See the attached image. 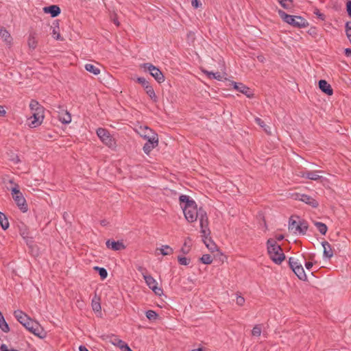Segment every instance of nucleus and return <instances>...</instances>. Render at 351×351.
I'll return each mask as SVG.
<instances>
[{"instance_id": "nucleus-1", "label": "nucleus", "mask_w": 351, "mask_h": 351, "mask_svg": "<svg viewBox=\"0 0 351 351\" xmlns=\"http://www.w3.org/2000/svg\"><path fill=\"white\" fill-rule=\"evenodd\" d=\"M179 199L186 221L189 223L195 221L199 216V208L197 209L195 202L185 195H180Z\"/></svg>"}, {"instance_id": "nucleus-2", "label": "nucleus", "mask_w": 351, "mask_h": 351, "mask_svg": "<svg viewBox=\"0 0 351 351\" xmlns=\"http://www.w3.org/2000/svg\"><path fill=\"white\" fill-rule=\"evenodd\" d=\"M32 115L28 119L29 126L34 128L40 125L45 118L44 108L36 100L32 99L29 104Z\"/></svg>"}, {"instance_id": "nucleus-3", "label": "nucleus", "mask_w": 351, "mask_h": 351, "mask_svg": "<svg viewBox=\"0 0 351 351\" xmlns=\"http://www.w3.org/2000/svg\"><path fill=\"white\" fill-rule=\"evenodd\" d=\"M267 253L269 258L276 263L280 264L285 258V256L280 245L274 239H269L267 241Z\"/></svg>"}, {"instance_id": "nucleus-4", "label": "nucleus", "mask_w": 351, "mask_h": 351, "mask_svg": "<svg viewBox=\"0 0 351 351\" xmlns=\"http://www.w3.org/2000/svg\"><path fill=\"white\" fill-rule=\"evenodd\" d=\"M278 13L285 22L293 27H305L308 24L306 21L302 16L289 15L281 10H279Z\"/></svg>"}, {"instance_id": "nucleus-5", "label": "nucleus", "mask_w": 351, "mask_h": 351, "mask_svg": "<svg viewBox=\"0 0 351 351\" xmlns=\"http://www.w3.org/2000/svg\"><path fill=\"white\" fill-rule=\"evenodd\" d=\"M10 182L14 184V186L11 188V194L12 198L22 212H27L28 210L27 204H26L25 197L19 190V185L17 184H14L12 180H10Z\"/></svg>"}, {"instance_id": "nucleus-6", "label": "nucleus", "mask_w": 351, "mask_h": 351, "mask_svg": "<svg viewBox=\"0 0 351 351\" xmlns=\"http://www.w3.org/2000/svg\"><path fill=\"white\" fill-rule=\"evenodd\" d=\"M308 226L306 221L291 217L289 221V230L295 234H305Z\"/></svg>"}, {"instance_id": "nucleus-7", "label": "nucleus", "mask_w": 351, "mask_h": 351, "mask_svg": "<svg viewBox=\"0 0 351 351\" xmlns=\"http://www.w3.org/2000/svg\"><path fill=\"white\" fill-rule=\"evenodd\" d=\"M199 216L197 219L199 221V226H200V233L202 234V238L208 239V237L210 235V230L209 228V221L208 217L206 212L202 209L199 208Z\"/></svg>"}, {"instance_id": "nucleus-8", "label": "nucleus", "mask_w": 351, "mask_h": 351, "mask_svg": "<svg viewBox=\"0 0 351 351\" xmlns=\"http://www.w3.org/2000/svg\"><path fill=\"white\" fill-rule=\"evenodd\" d=\"M23 326H24L29 332L36 336H38L40 338H43L45 336V332L39 324L32 320L31 318Z\"/></svg>"}, {"instance_id": "nucleus-9", "label": "nucleus", "mask_w": 351, "mask_h": 351, "mask_svg": "<svg viewBox=\"0 0 351 351\" xmlns=\"http://www.w3.org/2000/svg\"><path fill=\"white\" fill-rule=\"evenodd\" d=\"M97 135L106 146L110 148L115 146V141L107 130L98 128L97 130Z\"/></svg>"}, {"instance_id": "nucleus-10", "label": "nucleus", "mask_w": 351, "mask_h": 351, "mask_svg": "<svg viewBox=\"0 0 351 351\" xmlns=\"http://www.w3.org/2000/svg\"><path fill=\"white\" fill-rule=\"evenodd\" d=\"M141 67L149 71L151 75L158 82L162 83L165 81V77L160 70L150 63H144Z\"/></svg>"}, {"instance_id": "nucleus-11", "label": "nucleus", "mask_w": 351, "mask_h": 351, "mask_svg": "<svg viewBox=\"0 0 351 351\" xmlns=\"http://www.w3.org/2000/svg\"><path fill=\"white\" fill-rule=\"evenodd\" d=\"M289 265L296 276L301 280L306 278V274L303 267L300 263L298 262L294 258H289Z\"/></svg>"}, {"instance_id": "nucleus-12", "label": "nucleus", "mask_w": 351, "mask_h": 351, "mask_svg": "<svg viewBox=\"0 0 351 351\" xmlns=\"http://www.w3.org/2000/svg\"><path fill=\"white\" fill-rule=\"evenodd\" d=\"M147 142L144 145L143 149V152L149 155L150 152L158 145V136L157 134H153L152 136L147 138Z\"/></svg>"}, {"instance_id": "nucleus-13", "label": "nucleus", "mask_w": 351, "mask_h": 351, "mask_svg": "<svg viewBox=\"0 0 351 351\" xmlns=\"http://www.w3.org/2000/svg\"><path fill=\"white\" fill-rule=\"evenodd\" d=\"M143 278L147 285L156 294L160 295L162 293V289L158 287V282L150 275L143 274Z\"/></svg>"}, {"instance_id": "nucleus-14", "label": "nucleus", "mask_w": 351, "mask_h": 351, "mask_svg": "<svg viewBox=\"0 0 351 351\" xmlns=\"http://www.w3.org/2000/svg\"><path fill=\"white\" fill-rule=\"evenodd\" d=\"M319 171H299L297 175L301 178H308L311 180H318L322 178V176L318 173Z\"/></svg>"}, {"instance_id": "nucleus-15", "label": "nucleus", "mask_w": 351, "mask_h": 351, "mask_svg": "<svg viewBox=\"0 0 351 351\" xmlns=\"http://www.w3.org/2000/svg\"><path fill=\"white\" fill-rule=\"evenodd\" d=\"M58 108V119L60 121L64 124L70 123L71 122V116L70 113L60 106H59Z\"/></svg>"}, {"instance_id": "nucleus-16", "label": "nucleus", "mask_w": 351, "mask_h": 351, "mask_svg": "<svg viewBox=\"0 0 351 351\" xmlns=\"http://www.w3.org/2000/svg\"><path fill=\"white\" fill-rule=\"evenodd\" d=\"M297 199L313 208H316L319 205L318 202L314 198L305 194H298Z\"/></svg>"}, {"instance_id": "nucleus-17", "label": "nucleus", "mask_w": 351, "mask_h": 351, "mask_svg": "<svg viewBox=\"0 0 351 351\" xmlns=\"http://www.w3.org/2000/svg\"><path fill=\"white\" fill-rule=\"evenodd\" d=\"M0 36L3 39L5 45L8 48H10L12 45L13 39H12L10 34L4 27H1L0 29Z\"/></svg>"}, {"instance_id": "nucleus-18", "label": "nucleus", "mask_w": 351, "mask_h": 351, "mask_svg": "<svg viewBox=\"0 0 351 351\" xmlns=\"http://www.w3.org/2000/svg\"><path fill=\"white\" fill-rule=\"evenodd\" d=\"M108 248L112 249L114 251L122 250L125 248V245L121 241H114L111 240H108L106 243Z\"/></svg>"}, {"instance_id": "nucleus-19", "label": "nucleus", "mask_w": 351, "mask_h": 351, "mask_svg": "<svg viewBox=\"0 0 351 351\" xmlns=\"http://www.w3.org/2000/svg\"><path fill=\"white\" fill-rule=\"evenodd\" d=\"M233 86L237 90L245 95L247 97H252V93L250 89L247 86L243 84L242 83L233 82Z\"/></svg>"}, {"instance_id": "nucleus-20", "label": "nucleus", "mask_w": 351, "mask_h": 351, "mask_svg": "<svg viewBox=\"0 0 351 351\" xmlns=\"http://www.w3.org/2000/svg\"><path fill=\"white\" fill-rule=\"evenodd\" d=\"M139 135L144 139H147L152 136L153 134H156L151 128L147 126H140L137 130Z\"/></svg>"}, {"instance_id": "nucleus-21", "label": "nucleus", "mask_w": 351, "mask_h": 351, "mask_svg": "<svg viewBox=\"0 0 351 351\" xmlns=\"http://www.w3.org/2000/svg\"><path fill=\"white\" fill-rule=\"evenodd\" d=\"M322 245L324 248L323 256L324 258H330L333 256V250L328 241H322Z\"/></svg>"}, {"instance_id": "nucleus-22", "label": "nucleus", "mask_w": 351, "mask_h": 351, "mask_svg": "<svg viewBox=\"0 0 351 351\" xmlns=\"http://www.w3.org/2000/svg\"><path fill=\"white\" fill-rule=\"evenodd\" d=\"M319 87L322 92L328 95H332L333 93L331 86L324 80H321L319 82Z\"/></svg>"}, {"instance_id": "nucleus-23", "label": "nucleus", "mask_w": 351, "mask_h": 351, "mask_svg": "<svg viewBox=\"0 0 351 351\" xmlns=\"http://www.w3.org/2000/svg\"><path fill=\"white\" fill-rule=\"evenodd\" d=\"M15 318L22 324L23 325L25 322H27L30 317L23 312L21 310L15 311L14 313Z\"/></svg>"}, {"instance_id": "nucleus-24", "label": "nucleus", "mask_w": 351, "mask_h": 351, "mask_svg": "<svg viewBox=\"0 0 351 351\" xmlns=\"http://www.w3.org/2000/svg\"><path fill=\"white\" fill-rule=\"evenodd\" d=\"M51 35L54 39L61 41L64 40V38L60 35L59 24L58 22L53 23V25H51Z\"/></svg>"}, {"instance_id": "nucleus-25", "label": "nucleus", "mask_w": 351, "mask_h": 351, "mask_svg": "<svg viewBox=\"0 0 351 351\" xmlns=\"http://www.w3.org/2000/svg\"><path fill=\"white\" fill-rule=\"evenodd\" d=\"M43 10L45 13L51 14L52 17H56L60 13V8L56 5L45 7Z\"/></svg>"}, {"instance_id": "nucleus-26", "label": "nucleus", "mask_w": 351, "mask_h": 351, "mask_svg": "<svg viewBox=\"0 0 351 351\" xmlns=\"http://www.w3.org/2000/svg\"><path fill=\"white\" fill-rule=\"evenodd\" d=\"M37 38L35 33H32L29 34L27 39V45L29 48L34 49L37 46Z\"/></svg>"}, {"instance_id": "nucleus-27", "label": "nucleus", "mask_w": 351, "mask_h": 351, "mask_svg": "<svg viewBox=\"0 0 351 351\" xmlns=\"http://www.w3.org/2000/svg\"><path fill=\"white\" fill-rule=\"evenodd\" d=\"M156 251H160V254L163 256L171 255L173 252V248L167 245H162L160 247L157 248Z\"/></svg>"}, {"instance_id": "nucleus-28", "label": "nucleus", "mask_w": 351, "mask_h": 351, "mask_svg": "<svg viewBox=\"0 0 351 351\" xmlns=\"http://www.w3.org/2000/svg\"><path fill=\"white\" fill-rule=\"evenodd\" d=\"M0 329L3 332H8L10 331V327L7 322H5L4 317L1 312L0 311Z\"/></svg>"}, {"instance_id": "nucleus-29", "label": "nucleus", "mask_w": 351, "mask_h": 351, "mask_svg": "<svg viewBox=\"0 0 351 351\" xmlns=\"http://www.w3.org/2000/svg\"><path fill=\"white\" fill-rule=\"evenodd\" d=\"M203 72L210 79H216L219 81H222L223 79V77L219 72L213 73L206 70H204Z\"/></svg>"}, {"instance_id": "nucleus-30", "label": "nucleus", "mask_w": 351, "mask_h": 351, "mask_svg": "<svg viewBox=\"0 0 351 351\" xmlns=\"http://www.w3.org/2000/svg\"><path fill=\"white\" fill-rule=\"evenodd\" d=\"M314 225L322 234H326L328 228L325 223L319 221H314Z\"/></svg>"}, {"instance_id": "nucleus-31", "label": "nucleus", "mask_w": 351, "mask_h": 351, "mask_svg": "<svg viewBox=\"0 0 351 351\" xmlns=\"http://www.w3.org/2000/svg\"><path fill=\"white\" fill-rule=\"evenodd\" d=\"M85 69L87 71H88L95 75L99 74V73H100V69L97 66H95L93 64H86L85 65Z\"/></svg>"}, {"instance_id": "nucleus-32", "label": "nucleus", "mask_w": 351, "mask_h": 351, "mask_svg": "<svg viewBox=\"0 0 351 351\" xmlns=\"http://www.w3.org/2000/svg\"><path fill=\"white\" fill-rule=\"evenodd\" d=\"M0 226L3 230H6L9 228V222L6 216L1 212H0Z\"/></svg>"}, {"instance_id": "nucleus-33", "label": "nucleus", "mask_w": 351, "mask_h": 351, "mask_svg": "<svg viewBox=\"0 0 351 351\" xmlns=\"http://www.w3.org/2000/svg\"><path fill=\"white\" fill-rule=\"evenodd\" d=\"M203 241L211 252H215L217 250V245L211 241L210 237L208 239L203 238Z\"/></svg>"}, {"instance_id": "nucleus-34", "label": "nucleus", "mask_w": 351, "mask_h": 351, "mask_svg": "<svg viewBox=\"0 0 351 351\" xmlns=\"http://www.w3.org/2000/svg\"><path fill=\"white\" fill-rule=\"evenodd\" d=\"M280 5L286 10H290L293 8L292 0H277Z\"/></svg>"}, {"instance_id": "nucleus-35", "label": "nucleus", "mask_w": 351, "mask_h": 351, "mask_svg": "<svg viewBox=\"0 0 351 351\" xmlns=\"http://www.w3.org/2000/svg\"><path fill=\"white\" fill-rule=\"evenodd\" d=\"M145 91L147 95L154 101H157V97L155 94L154 90L150 85L145 87Z\"/></svg>"}, {"instance_id": "nucleus-36", "label": "nucleus", "mask_w": 351, "mask_h": 351, "mask_svg": "<svg viewBox=\"0 0 351 351\" xmlns=\"http://www.w3.org/2000/svg\"><path fill=\"white\" fill-rule=\"evenodd\" d=\"M255 121L258 125H260L264 130V131L266 133L270 134V128L268 125H267L261 119L256 118Z\"/></svg>"}, {"instance_id": "nucleus-37", "label": "nucleus", "mask_w": 351, "mask_h": 351, "mask_svg": "<svg viewBox=\"0 0 351 351\" xmlns=\"http://www.w3.org/2000/svg\"><path fill=\"white\" fill-rule=\"evenodd\" d=\"M262 332V327L260 324H256L254 326L252 330V335L254 337H260Z\"/></svg>"}, {"instance_id": "nucleus-38", "label": "nucleus", "mask_w": 351, "mask_h": 351, "mask_svg": "<svg viewBox=\"0 0 351 351\" xmlns=\"http://www.w3.org/2000/svg\"><path fill=\"white\" fill-rule=\"evenodd\" d=\"M200 260L204 264L206 265L210 264L213 262V258L210 254H204Z\"/></svg>"}, {"instance_id": "nucleus-39", "label": "nucleus", "mask_w": 351, "mask_h": 351, "mask_svg": "<svg viewBox=\"0 0 351 351\" xmlns=\"http://www.w3.org/2000/svg\"><path fill=\"white\" fill-rule=\"evenodd\" d=\"M95 269L99 271V274L102 279L106 278V277L108 276V272L106 269L102 268V267H95Z\"/></svg>"}, {"instance_id": "nucleus-40", "label": "nucleus", "mask_w": 351, "mask_h": 351, "mask_svg": "<svg viewBox=\"0 0 351 351\" xmlns=\"http://www.w3.org/2000/svg\"><path fill=\"white\" fill-rule=\"evenodd\" d=\"M112 343L114 345V346H118L121 350H122V348L127 345L123 341L119 339H117V338H114L112 341Z\"/></svg>"}, {"instance_id": "nucleus-41", "label": "nucleus", "mask_w": 351, "mask_h": 351, "mask_svg": "<svg viewBox=\"0 0 351 351\" xmlns=\"http://www.w3.org/2000/svg\"><path fill=\"white\" fill-rule=\"evenodd\" d=\"M157 316H158V315L154 311L149 310L146 312V317L149 320L156 319Z\"/></svg>"}, {"instance_id": "nucleus-42", "label": "nucleus", "mask_w": 351, "mask_h": 351, "mask_svg": "<svg viewBox=\"0 0 351 351\" xmlns=\"http://www.w3.org/2000/svg\"><path fill=\"white\" fill-rule=\"evenodd\" d=\"M178 261L179 263L182 265H188L190 263V259L186 257L178 256Z\"/></svg>"}, {"instance_id": "nucleus-43", "label": "nucleus", "mask_w": 351, "mask_h": 351, "mask_svg": "<svg viewBox=\"0 0 351 351\" xmlns=\"http://www.w3.org/2000/svg\"><path fill=\"white\" fill-rule=\"evenodd\" d=\"M245 300L243 296L237 293L236 303L237 305H239L240 306H243L245 304Z\"/></svg>"}, {"instance_id": "nucleus-44", "label": "nucleus", "mask_w": 351, "mask_h": 351, "mask_svg": "<svg viewBox=\"0 0 351 351\" xmlns=\"http://www.w3.org/2000/svg\"><path fill=\"white\" fill-rule=\"evenodd\" d=\"M92 307L95 311H99L101 310L100 303L95 301L94 300L92 301Z\"/></svg>"}, {"instance_id": "nucleus-45", "label": "nucleus", "mask_w": 351, "mask_h": 351, "mask_svg": "<svg viewBox=\"0 0 351 351\" xmlns=\"http://www.w3.org/2000/svg\"><path fill=\"white\" fill-rule=\"evenodd\" d=\"M137 82L142 84V86L145 88L146 86H149V82L144 77H138Z\"/></svg>"}, {"instance_id": "nucleus-46", "label": "nucleus", "mask_w": 351, "mask_h": 351, "mask_svg": "<svg viewBox=\"0 0 351 351\" xmlns=\"http://www.w3.org/2000/svg\"><path fill=\"white\" fill-rule=\"evenodd\" d=\"M191 5L194 8H198L202 6V3L199 0H192Z\"/></svg>"}, {"instance_id": "nucleus-47", "label": "nucleus", "mask_w": 351, "mask_h": 351, "mask_svg": "<svg viewBox=\"0 0 351 351\" xmlns=\"http://www.w3.org/2000/svg\"><path fill=\"white\" fill-rule=\"evenodd\" d=\"M0 351H18L15 349H9L8 347L5 344L2 343L0 346Z\"/></svg>"}, {"instance_id": "nucleus-48", "label": "nucleus", "mask_w": 351, "mask_h": 351, "mask_svg": "<svg viewBox=\"0 0 351 351\" xmlns=\"http://www.w3.org/2000/svg\"><path fill=\"white\" fill-rule=\"evenodd\" d=\"M190 250L189 246L187 245L186 243L185 242L183 247L181 248V252L183 254H187Z\"/></svg>"}, {"instance_id": "nucleus-49", "label": "nucleus", "mask_w": 351, "mask_h": 351, "mask_svg": "<svg viewBox=\"0 0 351 351\" xmlns=\"http://www.w3.org/2000/svg\"><path fill=\"white\" fill-rule=\"evenodd\" d=\"M346 34L350 42L351 43V28L348 27V24L346 25Z\"/></svg>"}, {"instance_id": "nucleus-50", "label": "nucleus", "mask_w": 351, "mask_h": 351, "mask_svg": "<svg viewBox=\"0 0 351 351\" xmlns=\"http://www.w3.org/2000/svg\"><path fill=\"white\" fill-rule=\"evenodd\" d=\"M347 11L348 14L351 16V1L347 3Z\"/></svg>"}, {"instance_id": "nucleus-51", "label": "nucleus", "mask_w": 351, "mask_h": 351, "mask_svg": "<svg viewBox=\"0 0 351 351\" xmlns=\"http://www.w3.org/2000/svg\"><path fill=\"white\" fill-rule=\"evenodd\" d=\"M345 55L347 57L351 58V49L347 48L345 49Z\"/></svg>"}, {"instance_id": "nucleus-52", "label": "nucleus", "mask_w": 351, "mask_h": 351, "mask_svg": "<svg viewBox=\"0 0 351 351\" xmlns=\"http://www.w3.org/2000/svg\"><path fill=\"white\" fill-rule=\"evenodd\" d=\"M305 267L307 269L310 270L313 267V263L311 262H306L305 263Z\"/></svg>"}, {"instance_id": "nucleus-53", "label": "nucleus", "mask_w": 351, "mask_h": 351, "mask_svg": "<svg viewBox=\"0 0 351 351\" xmlns=\"http://www.w3.org/2000/svg\"><path fill=\"white\" fill-rule=\"evenodd\" d=\"M5 114V110L3 106H0V116H4Z\"/></svg>"}, {"instance_id": "nucleus-54", "label": "nucleus", "mask_w": 351, "mask_h": 351, "mask_svg": "<svg viewBox=\"0 0 351 351\" xmlns=\"http://www.w3.org/2000/svg\"><path fill=\"white\" fill-rule=\"evenodd\" d=\"M122 351H132L130 348L128 346V345H125L122 348Z\"/></svg>"}, {"instance_id": "nucleus-55", "label": "nucleus", "mask_w": 351, "mask_h": 351, "mask_svg": "<svg viewBox=\"0 0 351 351\" xmlns=\"http://www.w3.org/2000/svg\"><path fill=\"white\" fill-rule=\"evenodd\" d=\"M79 350H80V351H89V350L87 349V348H86V346H80L79 347Z\"/></svg>"}, {"instance_id": "nucleus-56", "label": "nucleus", "mask_w": 351, "mask_h": 351, "mask_svg": "<svg viewBox=\"0 0 351 351\" xmlns=\"http://www.w3.org/2000/svg\"><path fill=\"white\" fill-rule=\"evenodd\" d=\"M14 163H19L21 160L18 156H16L14 158L12 159Z\"/></svg>"}, {"instance_id": "nucleus-57", "label": "nucleus", "mask_w": 351, "mask_h": 351, "mask_svg": "<svg viewBox=\"0 0 351 351\" xmlns=\"http://www.w3.org/2000/svg\"><path fill=\"white\" fill-rule=\"evenodd\" d=\"M284 239V236L282 234H279L278 236H276V239L278 241H281Z\"/></svg>"}, {"instance_id": "nucleus-58", "label": "nucleus", "mask_w": 351, "mask_h": 351, "mask_svg": "<svg viewBox=\"0 0 351 351\" xmlns=\"http://www.w3.org/2000/svg\"><path fill=\"white\" fill-rule=\"evenodd\" d=\"M257 58H258V60H259V61H261V62H263V61H264V60H265V58H264L263 56H258L257 57Z\"/></svg>"}, {"instance_id": "nucleus-59", "label": "nucleus", "mask_w": 351, "mask_h": 351, "mask_svg": "<svg viewBox=\"0 0 351 351\" xmlns=\"http://www.w3.org/2000/svg\"><path fill=\"white\" fill-rule=\"evenodd\" d=\"M114 21V23L117 25V26H119V21L117 20V19H114L113 20Z\"/></svg>"}]
</instances>
